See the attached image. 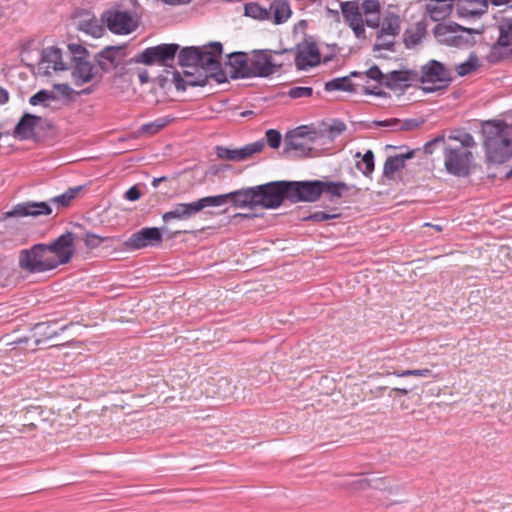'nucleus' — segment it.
Listing matches in <instances>:
<instances>
[{
  "label": "nucleus",
  "mask_w": 512,
  "mask_h": 512,
  "mask_svg": "<svg viewBox=\"0 0 512 512\" xmlns=\"http://www.w3.org/2000/svg\"><path fill=\"white\" fill-rule=\"evenodd\" d=\"M78 28L80 31H82L88 35H91L94 38H100L105 32L104 27L102 26L100 20H98L94 16H89V15H87L86 17H83L79 21Z\"/></svg>",
  "instance_id": "32"
},
{
  "label": "nucleus",
  "mask_w": 512,
  "mask_h": 512,
  "mask_svg": "<svg viewBox=\"0 0 512 512\" xmlns=\"http://www.w3.org/2000/svg\"><path fill=\"white\" fill-rule=\"evenodd\" d=\"M400 17L393 13H385L380 22V29L377 31L376 42L374 44V52L376 58H387L382 53L383 50L393 51L395 41L400 32Z\"/></svg>",
  "instance_id": "8"
},
{
  "label": "nucleus",
  "mask_w": 512,
  "mask_h": 512,
  "mask_svg": "<svg viewBox=\"0 0 512 512\" xmlns=\"http://www.w3.org/2000/svg\"><path fill=\"white\" fill-rule=\"evenodd\" d=\"M42 118L25 113L13 130V136L19 140H31L36 138V130L41 125Z\"/></svg>",
  "instance_id": "29"
},
{
  "label": "nucleus",
  "mask_w": 512,
  "mask_h": 512,
  "mask_svg": "<svg viewBox=\"0 0 512 512\" xmlns=\"http://www.w3.org/2000/svg\"><path fill=\"white\" fill-rule=\"evenodd\" d=\"M52 209L45 202H24L15 205L11 210L4 212L0 221L5 223V227H11L10 220L22 217H38L41 215H49Z\"/></svg>",
  "instance_id": "14"
},
{
  "label": "nucleus",
  "mask_w": 512,
  "mask_h": 512,
  "mask_svg": "<svg viewBox=\"0 0 512 512\" xmlns=\"http://www.w3.org/2000/svg\"><path fill=\"white\" fill-rule=\"evenodd\" d=\"M378 126H387L392 127L399 124V121L397 119L391 120V121H376L374 122Z\"/></svg>",
  "instance_id": "58"
},
{
  "label": "nucleus",
  "mask_w": 512,
  "mask_h": 512,
  "mask_svg": "<svg viewBox=\"0 0 512 512\" xmlns=\"http://www.w3.org/2000/svg\"><path fill=\"white\" fill-rule=\"evenodd\" d=\"M164 3L168 5H181L189 3L191 0H162Z\"/></svg>",
  "instance_id": "59"
},
{
  "label": "nucleus",
  "mask_w": 512,
  "mask_h": 512,
  "mask_svg": "<svg viewBox=\"0 0 512 512\" xmlns=\"http://www.w3.org/2000/svg\"><path fill=\"white\" fill-rule=\"evenodd\" d=\"M321 180L288 181V199L293 202H315L321 196Z\"/></svg>",
  "instance_id": "13"
},
{
  "label": "nucleus",
  "mask_w": 512,
  "mask_h": 512,
  "mask_svg": "<svg viewBox=\"0 0 512 512\" xmlns=\"http://www.w3.org/2000/svg\"><path fill=\"white\" fill-rule=\"evenodd\" d=\"M416 126H417V124H415L413 121H406V122L402 125L401 129H404V130H410V129H412V128L416 127Z\"/></svg>",
  "instance_id": "61"
},
{
  "label": "nucleus",
  "mask_w": 512,
  "mask_h": 512,
  "mask_svg": "<svg viewBox=\"0 0 512 512\" xmlns=\"http://www.w3.org/2000/svg\"><path fill=\"white\" fill-rule=\"evenodd\" d=\"M56 98L55 96L45 90H41L34 94L32 97H30L29 103L33 106L42 104L44 106H48L49 102L54 101Z\"/></svg>",
  "instance_id": "43"
},
{
  "label": "nucleus",
  "mask_w": 512,
  "mask_h": 512,
  "mask_svg": "<svg viewBox=\"0 0 512 512\" xmlns=\"http://www.w3.org/2000/svg\"><path fill=\"white\" fill-rule=\"evenodd\" d=\"M264 147V141L258 140L239 148L218 146L216 148V152L217 156L223 160L241 162L250 159L255 154L260 153Z\"/></svg>",
  "instance_id": "19"
},
{
  "label": "nucleus",
  "mask_w": 512,
  "mask_h": 512,
  "mask_svg": "<svg viewBox=\"0 0 512 512\" xmlns=\"http://www.w3.org/2000/svg\"><path fill=\"white\" fill-rule=\"evenodd\" d=\"M418 388L417 383L414 381H406L403 385L396 386L392 388V392L400 393L402 395H407Z\"/></svg>",
  "instance_id": "50"
},
{
  "label": "nucleus",
  "mask_w": 512,
  "mask_h": 512,
  "mask_svg": "<svg viewBox=\"0 0 512 512\" xmlns=\"http://www.w3.org/2000/svg\"><path fill=\"white\" fill-rule=\"evenodd\" d=\"M470 29L462 28L461 26H450L439 24L435 27V37L438 42L450 46H463L468 43V40L463 36V33L470 34Z\"/></svg>",
  "instance_id": "23"
},
{
  "label": "nucleus",
  "mask_w": 512,
  "mask_h": 512,
  "mask_svg": "<svg viewBox=\"0 0 512 512\" xmlns=\"http://www.w3.org/2000/svg\"><path fill=\"white\" fill-rule=\"evenodd\" d=\"M339 214H329L322 211L316 212L314 214L309 215L305 218V220H311L316 222L326 221L330 219L338 218Z\"/></svg>",
  "instance_id": "52"
},
{
  "label": "nucleus",
  "mask_w": 512,
  "mask_h": 512,
  "mask_svg": "<svg viewBox=\"0 0 512 512\" xmlns=\"http://www.w3.org/2000/svg\"><path fill=\"white\" fill-rule=\"evenodd\" d=\"M388 376L393 375L398 378H407V377H423V378H430L432 377V371L430 369H414V370H397L393 372H388Z\"/></svg>",
  "instance_id": "39"
},
{
  "label": "nucleus",
  "mask_w": 512,
  "mask_h": 512,
  "mask_svg": "<svg viewBox=\"0 0 512 512\" xmlns=\"http://www.w3.org/2000/svg\"><path fill=\"white\" fill-rule=\"evenodd\" d=\"M172 82L175 84L177 90H185L187 84H189V85H201L202 84L200 82L193 81V80L186 81L181 77L180 73L176 72V71L172 73Z\"/></svg>",
  "instance_id": "48"
},
{
  "label": "nucleus",
  "mask_w": 512,
  "mask_h": 512,
  "mask_svg": "<svg viewBox=\"0 0 512 512\" xmlns=\"http://www.w3.org/2000/svg\"><path fill=\"white\" fill-rule=\"evenodd\" d=\"M165 179H166V177L155 178L152 181V186L156 188L159 185V183L164 181Z\"/></svg>",
  "instance_id": "64"
},
{
  "label": "nucleus",
  "mask_w": 512,
  "mask_h": 512,
  "mask_svg": "<svg viewBox=\"0 0 512 512\" xmlns=\"http://www.w3.org/2000/svg\"><path fill=\"white\" fill-rule=\"evenodd\" d=\"M3 340L5 341L6 345H20V344H27L29 341L28 337L18 338L16 340H11L9 335H6L3 337Z\"/></svg>",
  "instance_id": "56"
},
{
  "label": "nucleus",
  "mask_w": 512,
  "mask_h": 512,
  "mask_svg": "<svg viewBox=\"0 0 512 512\" xmlns=\"http://www.w3.org/2000/svg\"><path fill=\"white\" fill-rule=\"evenodd\" d=\"M320 59V52L315 43L304 41L297 46L295 64L299 70L318 65Z\"/></svg>",
  "instance_id": "25"
},
{
  "label": "nucleus",
  "mask_w": 512,
  "mask_h": 512,
  "mask_svg": "<svg viewBox=\"0 0 512 512\" xmlns=\"http://www.w3.org/2000/svg\"><path fill=\"white\" fill-rule=\"evenodd\" d=\"M162 228L148 227L134 233L124 242L129 250H139L148 246L158 245L162 242Z\"/></svg>",
  "instance_id": "22"
},
{
  "label": "nucleus",
  "mask_w": 512,
  "mask_h": 512,
  "mask_svg": "<svg viewBox=\"0 0 512 512\" xmlns=\"http://www.w3.org/2000/svg\"><path fill=\"white\" fill-rule=\"evenodd\" d=\"M179 63L182 67L203 69L207 76L217 82L225 81V73L221 70L222 44L212 42L202 47H186L179 53Z\"/></svg>",
  "instance_id": "4"
},
{
  "label": "nucleus",
  "mask_w": 512,
  "mask_h": 512,
  "mask_svg": "<svg viewBox=\"0 0 512 512\" xmlns=\"http://www.w3.org/2000/svg\"><path fill=\"white\" fill-rule=\"evenodd\" d=\"M409 73L408 71L403 70H393L385 73V78L383 81V85L390 89H397L403 83L409 81Z\"/></svg>",
  "instance_id": "35"
},
{
  "label": "nucleus",
  "mask_w": 512,
  "mask_h": 512,
  "mask_svg": "<svg viewBox=\"0 0 512 512\" xmlns=\"http://www.w3.org/2000/svg\"><path fill=\"white\" fill-rule=\"evenodd\" d=\"M142 61H138V55L127 62L114 77V87L121 93L128 91L136 92L134 87L138 81L141 85L148 83L149 74L147 69L141 66Z\"/></svg>",
  "instance_id": "9"
},
{
  "label": "nucleus",
  "mask_w": 512,
  "mask_h": 512,
  "mask_svg": "<svg viewBox=\"0 0 512 512\" xmlns=\"http://www.w3.org/2000/svg\"><path fill=\"white\" fill-rule=\"evenodd\" d=\"M251 77H267L275 73L281 66L274 56L266 51L255 52L250 57Z\"/></svg>",
  "instance_id": "21"
},
{
  "label": "nucleus",
  "mask_w": 512,
  "mask_h": 512,
  "mask_svg": "<svg viewBox=\"0 0 512 512\" xmlns=\"http://www.w3.org/2000/svg\"><path fill=\"white\" fill-rule=\"evenodd\" d=\"M66 69L67 63L63 60L61 50L55 47H47L42 50L41 58L35 66L34 73L39 76H50L52 73Z\"/></svg>",
  "instance_id": "17"
},
{
  "label": "nucleus",
  "mask_w": 512,
  "mask_h": 512,
  "mask_svg": "<svg viewBox=\"0 0 512 512\" xmlns=\"http://www.w3.org/2000/svg\"><path fill=\"white\" fill-rule=\"evenodd\" d=\"M281 139L282 137L279 131L275 129H269L266 131V140L271 148L277 149L280 146Z\"/></svg>",
  "instance_id": "47"
},
{
  "label": "nucleus",
  "mask_w": 512,
  "mask_h": 512,
  "mask_svg": "<svg viewBox=\"0 0 512 512\" xmlns=\"http://www.w3.org/2000/svg\"><path fill=\"white\" fill-rule=\"evenodd\" d=\"M31 53H32V51L28 50V49H23L22 52H21V59L28 66H33V64L31 63V61H32Z\"/></svg>",
  "instance_id": "57"
},
{
  "label": "nucleus",
  "mask_w": 512,
  "mask_h": 512,
  "mask_svg": "<svg viewBox=\"0 0 512 512\" xmlns=\"http://www.w3.org/2000/svg\"><path fill=\"white\" fill-rule=\"evenodd\" d=\"M443 143V163L446 171L454 176H468L473 166V154L471 149L475 141L469 133L458 137L450 136L447 139L437 137L425 145L426 151L432 145Z\"/></svg>",
  "instance_id": "2"
},
{
  "label": "nucleus",
  "mask_w": 512,
  "mask_h": 512,
  "mask_svg": "<svg viewBox=\"0 0 512 512\" xmlns=\"http://www.w3.org/2000/svg\"><path fill=\"white\" fill-rule=\"evenodd\" d=\"M313 93V89L311 87H293L288 91V96L297 99V98H307L310 97Z\"/></svg>",
  "instance_id": "46"
},
{
  "label": "nucleus",
  "mask_w": 512,
  "mask_h": 512,
  "mask_svg": "<svg viewBox=\"0 0 512 512\" xmlns=\"http://www.w3.org/2000/svg\"><path fill=\"white\" fill-rule=\"evenodd\" d=\"M211 199H215L218 202L212 204V207H220L232 201L233 206L236 208H256L257 204V191L256 186L246 189H240L226 194L210 196Z\"/></svg>",
  "instance_id": "15"
},
{
  "label": "nucleus",
  "mask_w": 512,
  "mask_h": 512,
  "mask_svg": "<svg viewBox=\"0 0 512 512\" xmlns=\"http://www.w3.org/2000/svg\"><path fill=\"white\" fill-rule=\"evenodd\" d=\"M124 56L122 47H106L98 54V63L102 70L109 71L119 65Z\"/></svg>",
  "instance_id": "30"
},
{
  "label": "nucleus",
  "mask_w": 512,
  "mask_h": 512,
  "mask_svg": "<svg viewBox=\"0 0 512 512\" xmlns=\"http://www.w3.org/2000/svg\"><path fill=\"white\" fill-rule=\"evenodd\" d=\"M345 129L344 124H339L337 126H332L331 131H336V133L340 134Z\"/></svg>",
  "instance_id": "62"
},
{
  "label": "nucleus",
  "mask_w": 512,
  "mask_h": 512,
  "mask_svg": "<svg viewBox=\"0 0 512 512\" xmlns=\"http://www.w3.org/2000/svg\"><path fill=\"white\" fill-rule=\"evenodd\" d=\"M35 343L37 345L51 340L53 337L57 336L59 333L48 323H38L33 328Z\"/></svg>",
  "instance_id": "37"
},
{
  "label": "nucleus",
  "mask_w": 512,
  "mask_h": 512,
  "mask_svg": "<svg viewBox=\"0 0 512 512\" xmlns=\"http://www.w3.org/2000/svg\"><path fill=\"white\" fill-rule=\"evenodd\" d=\"M270 10L273 13L276 24L285 22L291 15L290 6L285 0L274 1L270 6Z\"/></svg>",
  "instance_id": "36"
},
{
  "label": "nucleus",
  "mask_w": 512,
  "mask_h": 512,
  "mask_svg": "<svg viewBox=\"0 0 512 512\" xmlns=\"http://www.w3.org/2000/svg\"><path fill=\"white\" fill-rule=\"evenodd\" d=\"M225 77L248 78L251 77L250 58L245 53H231L225 64Z\"/></svg>",
  "instance_id": "26"
},
{
  "label": "nucleus",
  "mask_w": 512,
  "mask_h": 512,
  "mask_svg": "<svg viewBox=\"0 0 512 512\" xmlns=\"http://www.w3.org/2000/svg\"><path fill=\"white\" fill-rule=\"evenodd\" d=\"M343 488L352 493L374 491L379 500L386 506L403 502L400 488L388 477L374 473L349 475L342 484Z\"/></svg>",
  "instance_id": "3"
},
{
  "label": "nucleus",
  "mask_w": 512,
  "mask_h": 512,
  "mask_svg": "<svg viewBox=\"0 0 512 512\" xmlns=\"http://www.w3.org/2000/svg\"><path fill=\"white\" fill-rule=\"evenodd\" d=\"M141 197V193L136 186L131 187L125 193V198L129 201H136Z\"/></svg>",
  "instance_id": "55"
},
{
  "label": "nucleus",
  "mask_w": 512,
  "mask_h": 512,
  "mask_svg": "<svg viewBox=\"0 0 512 512\" xmlns=\"http://www.w3.org/2000/svg\"><path fill=\"white\" fill-rule=\"evenodd\" d=\"M341 10L345 20L354 31L357 38L365 37V28L362 19V13L358 2L347 1L341 4Z\"/></svg>",
  "instance_id": "28"
},
{
  "label": "nucleus",
  "mask_w": 512,
  "mask_h": 512,
  "mask_svg": "<svg viewBox=\"0 0 512 512\" xmlns=\"http://www.w3.org/2000/svg\"><path fill=\"white\" fill-rule=\"evenodd\" d=\"M165 125L166 122L164 120H157L155 122L143 125L141 127V131L146 134H155L159 132Z\"/></svg>",
  "instance_id": "49"
},
{
  "label": "nucleus",
  "mask_w": 512,
  "mask_h": 512,
  "mask_svg": "<svg viewBox=\"0 0 512 512\" xmlns=\"http://www.w3.org/2000/svg\"><path fill=\"white\" fill-rule=\"evenodd\" d=\"M488 2L495 6L507 5L512 0H457L456 10L461 17L482 15L487 11Z\"/></svg>",
  "instance_id": "24"
},
{
  "label": "nucleus",
  "mask_w": 512,
  "mask_h": 512,
  "mask_svg": "<svg viewBox=\"0 0 512 512\" xmlns=\"http://www.w3.org/2000/svg\"><path fill=\"white\" fill-rule=\"evenodd\" d=\"M450 81L449 73L445 67L437 62L431 61L423 68L421 82L425 91H435L444 87Z\"/></svg>",
  "instance_id": "18"
},
{
  "label": "nucleus",
  "mask_w": 512,
  "mask_h": 512,
  "mask_svg": "<svg viewBox=\"0 0 512 512\" xmlns=\"http://www.w3.org/2000/svg\"><path fill=\"white\" fill-rule=\"evenodd\" d=\"M366 75L368 78L376 80L383 85L385 73H383L378 66H372L367 70Z\"/></svg>",
  "instance_id": "53"
},
{
  "label": "nucleus",
  "mask_w": 512,
  "mask_h": 512,
  "mask_svg": "<svg viewBox=\"0 0 512 512\" xmlns=\"http://www.w3.org/2000/svg\"><path fill=\"white\" fill-rule=\"evenodd\" d=\"M457 0H426V10L434 21H441L447 18Z\"/></svg>",
  "instance_id": "31"
},
{
  "label": "nucleus",
  "mask_w": 512,
  "mask_h": 512,
  "mask_svg": "<svg viewBox=\"0 0 512 512\" xmlns=\"http://www.w3.org/2000/svg\"><path fill=\"white\" fill-rule=\"evenodd\" d=\"M367 26L371 28H378L380 25V12L363 14Z\"/></svg>",
  "instance_id": "54"
},
{
  "label": "nucleus",
  "mask_w": 512,
  "mask_h": 512,
  "mask_svg": "<svg viewBox=\"0 0 512 512\" xmlns=\"http://www.w3.org/2000/svg\"><path fill=\"white\" fill-rule=\"evenodd\" d=\"M327 91H353V84L348 77L335 78L325 84Z\"/></svg>",
  "instance_id": "38"
},
{
  "label": "nucleus",
  "mask_w": 512,
  "mask_h": 512,
  "mask_svg": "<svg viewBox=\"0 0 512 512\" xmlns=\"http://www.w3.org/2000/svg\"><path fill=\"white\" fill-rule=\"evenodd\" d=\"M245 14L255 19H265L268 17V11L256 3L245 5Z\"/></svg>",
  "instance_id": "44"
},
{
  "label": "nucleus",
  "mask_w": 512,
  "mask_h": 512,
  "mask_svg": "<svg viewBox=\"0 0 512 512\" xmlns=\"http://www.w3.org/2000/svg\"><path fill=\"white\" fill-rule=\"evenodd\" d=\"M357 168L362 171L364 175H370L374 170V155L371 150H368L362 157V161L357 163Z\"/></svg>",
  "instance_id": "42"
},
{
  "label": "nucleus",
  "mask_w": 512,
  "mask_h": 512,
  "mask_svg": "<svg viewBox=\"0 0 512 512\" xmlns=\"http://www.w3.org/2000/svg\"><path fill=\"white\" fill-rule=\"evenodd\" d=\"M314 139V133L306 132L303 128H297L286 135V150L306 153L312 150V143L314 142Z\"/></svg>",
  "instance_id": "27"
},
{
  "label": "nucleus",
  "mask_w": 512,
  "mask_h": 512,
  "mask_svg": "<svg viewBox=\"0 0 512 512\" xmlns=\"http://www.w3.org/2000/svg\"><path fill=\"white\" fill-rule=\"evenodd\" d=\"M490 128L485 141L487 155L491 162L502 164L512 157V127L497 123Z\"/></svg>",
  "instance_id": "5"
},
{
  "label": "nucleus",
  "mask_w": 512,
  "mask_h": 512,
  "mask_svg": "<svg viewBox=\"0 0 512 512\" xmlns=\"http://www.w3.org/2000/svg\"><path fill=\"white\" fill-rule=\"evenodd\" d=\"M365 93H366V94H373V95H376V96H382V95H384V93H383L382 91L369 90V89H366V90H365Z\"/></svg>",
  "instance_id": "63"
},
{
  "label": "nucleus",
  "mask_w": 512,
  "mask_h": 512,
  "mask_svg": "<svg viewBox=\"0 0 512 512\" xmlns=\"http://www.w3.org/2000/svg\"><path fill=\"white\" fill-rule=\"evenodd\" d=\"M107 28L114 34L127 35L138 26L137 18L128 11L111 9L103 14Z\"/></svg>",
  "instance_id": "12"
},
{
  "label": "nucleus",
  "mask_w": 512,
  "mask_h": 512,
  "mask_svg": "<svg viewBox=\"0 0 512 512\" xmlns=\"http://www.w3.org/2000/svg\"><path fill=\"white\" fill-rule=\"evenodd\" d=\"M113 239V237H102L91 232H87L83 236V242L89 250L98 248L103 242Z\"/></svg>",
  "instance_id": "41"
},
{
  "label": "nucleus",
  "mask_w": 512,
  "mask_h": 512,
  "mask_svg": "<svg viewBox=\"0 0 512 512\" xmlns=\"http://www.w3.org/2000/svg\"><path fill=\"white\" fill-rule=\"evenodd\" d=\"M179 46L177 44H161L146 48L138 54V61L145 65L167 66L174 61Z\"/></svg>",
  "instance_id": "16"
},
{
  "label": "nucleus",
  "mask_w": 512,
  "mask_h": 512,
  "mask_svg": "<svg viewBox=\"0 0 512 512\" xmlns=\"http://www.w3.org/2000/svg\"><path fill=\"white\" fill-rule=\"evenodd\" d=\"M40 416L42 421L48 422L56 429L75 425L78 421L75 409L67 406L58 407L57 409H41Z\"/></svg>",
  "instance_id": "20"
},
{
  "label": "nucleus",
  "mask_w": 512,
  "mask_h": 512,
  "mask_svg": "<svg viewBox=\"0 0 512 512\" xmlns=\"http://www.w3.org/2000/svg\"><path fill=\"white\" fill-rule=\"evenodd\" d=\"M8 101V93L5 89L0 86V104H4Z\"/></svg>",
  "instance_id": "60"
},
{
  "label": "nucleus",
  "mask_w": 512,
  "mask_h": 512,
  "mask_svg": "<svg viewBox=\"0 0 512 512\" xmlns=\"http://www.w3.org/2000/svg\"><path fill=\"white\" fill-rule=\"evenodd\" d=\"M217 202V200L211 199L210 196H207L190 203L175 204L170 211H167L162 215V220L164 222L162 231L168 234L170 238H173L180 231H171V229L169 228V223L172 220H187L196 213L202 211L203 209L212 207V204Z\"/></svg>",
  "instance_id": "7"
},
{
  "label": "nucleus",
  "mask_w": 512,
  "mask_h": 512,
  "mask_svg": "<svg viewBox=\"0 0 512 512\" xmlns=\"http://www.w3.org/2000/svg\"><path fill=\"white\" fill-rule=\"evenodd\" d=\"M258 207L266 209L279 207L288 199V181L270 182L256 186Z\"/></svg>",
  "instance_id": "10"
},
{
  "label": "nucleus",
  "mask_w": 512,
  "mask_h": 512,
  "mask_svg": "<svg viewBox=\"0 0 512 512\" xmlns=\"http://www.w3.org/2000/svg\"><path fill=\"white\" fill-rule=\"evenodd\" d=\"M363 14L380 12V3L377 0H365L361 5Z\"/></svg>",
  "instance_id": "51"
},
{
  "label": "nucleus",
  "mask_w": 512,
  "mask_h": 512,
  "mask_svg": "<svg viewBox=\"0 0 512 512\" xmlns=\"http://www.w3.org/2000/svg\"><path fill=\"white\" fill-rule=\"evenodd\" d=\"M412 152L389 157L384 164L383 173L387 178H393L394 174L404 168L405 161L412 157Z\"/></svg>",
  "instance_id": "33"
},
{
  "label": "nucleus",
  "mask_w": 512,
  "mask_h": 512,
  "mask_svg": "<svg viewBox=\"0 0 512 512\" xmlns=\"http://www.w3.org/2000/svg\"><path fill=\"white\" fill-rule=\"evenodd\" d=\"M479 67V60L477 56L470 55L467 61L456 66V72L459 76H465L473 71H475Z\"/></svg>",
  "instance_id": "40"
},
{
  "label": "nucleus",
  "mask_w": 512,
  "mask_h": 512,
  "mask_svg": "<svg viewBox=\"0 0 512 512\" xmlns=\"http://www.w3.org/2000/svg\"><path fill=\"white\" fill-rule=\"evenodd\" d=\"M348 191L349 186L345 182L322 181L321 195H328L330 200L341 198Z\"/></svg>",
  "instance_id": "34"
},
{
  "label": "nucleus",
  "mask_w": 512,
  "mask_h": 512,
  "mask_svg": "<svg viewBox=\"0 0 512 512\" xmlns=\"http://www.w3.org/2000/svg\"><path fill=\"white\" fill-rule=\"evenodd\" d=\"M75 254L74 234L66 232L49 244H35L19 252L18 266L30 273H45L70 262Z\"/></svg>",
  "instance_id": "1"
},
{
  "label": "nucleus",
  "mask_w": 512,
  "mask_h": 512,
  "mask_svg": "<svg viewBox=\"0 0 512 512\" xmlns=\"http://www.w3.org/2000/svg\"><path fill=\"white\" fill-rule=\"evenodd\" d=\"M73 55V65L71 68L72 81L76 86L84 84L97 85L102 79V75L89 60V55L85 48L80 45H69Z\"/></svg>",
  "instance_id": "6"
},
{
  "label": "nucleus",
  "mask_w": 512,
  "mask_h": 512,
  "mask_svg": "<svg viewBox=\"0 0 512 512\" xmlns=\"http://www.w3.org/2000/svg\"><path fill=\"white\" fill-rule=\"evenodd\" d=\"M79 188L70 189L67 192L63 193L62 195L56 196L52 198V202L56 203L62 207H67L71 201L75 198L76 194L78 193Z\"/></svg>",
  "instance_id": "45"
},
{
  "label": "nucleus",
  "mask_w": 512,
  "mask_h": 512,
  "mask_svg": "<svg viewBox=\"0 0 512 512\" xmlns=\"http://www.w3.org/2000/svg\"><path fill=\"white\" fill-rule=\"evenodd\" d=\"M499 37L487 56L490 62H498L512 53V18H503L498 24Z\"/></svg>",
  "instance_id": "11"
}]
</instances>
